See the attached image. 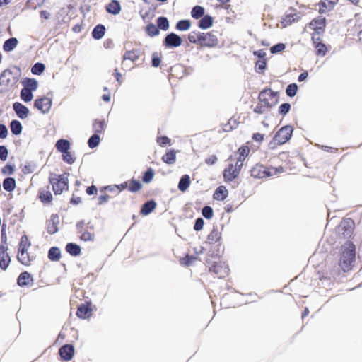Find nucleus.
<instances>
[{
	"label": "nucleus",
	"mask_w": 362,
	"mask_h": 362,
	"mask_svg": "<svg viewBox=\"0 0 362 362\" xmlns=\"http://www.w3.org/2000/svg\"><path fill=\"white\" fill-rule=\"evenodd\" d=\"M45 69V66L42 63H36L31 68V72L35 75L41 74Z\"/></svg>",
	"instance_id": "obj_53"
},
{
	"label": "nucleus",
	"mask_w": 362,
	"mask_h": 362,
	"mask_svg": "<svg viewBox=\"0 0 362 362\" xmlns=\"http://www.w3.org/2000/svg\"><path fill=\"white\" fill-rule=\"evenodd\" d=\"M38 198L43 204H52V194L49 189V187L47 189H40L39 190Z\"/></svg>",
	"instance_id": "obj_27"
},
{
	"label": "nucleus",
	"mask_w": 362,
	"mask_h": 362,
	"mask_svg": "<svg viewBox=\"0 0 362 362\" xmlns=\"http://www.w3.org/2000/svg\"><path fill=\"white\" fill-rule=\"evenodd\" d=\"M300 20V16L298 13L294 12L293 13H286L281 20V25L282 28H286L291 24L298 22Z\"/></svg>",
	"instance_id": "obj_20"
},
{
	"label": "nucleus",
	"mask_w": 362,
	"mask_h": 362,
	"mask_svg": "<svg viewBox=\"0 0 362 362\" xmlns=\"http://www.w3.org/2000/svg\"><path fill=\"white\" fill-rule=\"evenodd\" d=\"M181 44V37L173 33L167 35L163 42V45L167 47H177L180 46Z\"/></svg>",
	"instance_id": "obj_19"
},
{
	"label": "nucleus",
	"mask_w": 362,
	"mask_h": 362,
	"mask_svg": "<svg viewBox=\"0 0 362 362\" xmlns=\"http://www.w3.org/2000/svg\"><path fill=\"white\" fill-rule=\"evenodd\" d=\"M311 40L315 50V54L317 57H325L328 52L329 49L328 47L322 42L321 37L312 35Z\"/></svg>",
	"instance_id": "obj_14"
},
{
	"label": "nucleus",
	"mask_w": 362,
	"mask_h": 362,
	"mask_svg": "<svg viewBox=\"0 0 362 362\" xmlns=\"http://www.w3.org/2000/svg\"><path fill=\"white\" fill-rule=\"evenodd\" d=\"M128 183V190L130 192L135 193L140 191L142 188V184L139 180L136 179H131L127 181Z\"/></svg>",
	"instance_id": "obj_34"
},
{
	"label": "nucleus",
	"mask_w": 362,
	"mask_h": 362,
	"mask_svg": "<svg viewBox=\"0 0 362 362\" xmlns=\"http://www.w3.org/2000/svg\"><path fill=\"white\" fill-rule=\"evenodd\" d=\"M10 128L11 132L15 135L20 134L23 129L21 123L18 120H13L10 124Z\"/></svg>",
	"instance_id": "obj_46"
},
{
	"label": "nucleus",
	"mask_w": 362,
	"mask_h": 362,
	"mask_svg": "<svg viewBox=\"0 0 362 362\" xmlns=\"http://www.w3.org/2000/svg\"><path fill=\"white\" fill-rule=\"evenodd\" d=\"M140 57V52L139 50L134 49L127 51L123 55V62L125 60H130L132 62H136Z\"/></svg>",
	"instance_id": "obj_35"
},
{
	"label": "nucleus",
	"mask_w": 362,
	"mask_h": 362,
	"mask_svg": "<svg viewBox=\"0 0 362 362\" xmlns=\"http://www.w3.org/2000/svg\"><path fill=\"white\" fill-rule=\"evenodd\" d=\"M33 281L32 276L28 272H22L17 279V283L20 286L29 285Z\"/></svg>",
	"instance_id": "obj_29"
},
{
	"label": "nucleus",
	"mask_w": 362,
	"mask_h": 362,
	"mask_svg": "<svg viewBox=\"0 0 362 362\" xmlns=\"http://www.w3.org/2000/svg\"><path fill=\"white\" fill-rule=\"evenodd\" d=\"M355 257V245L352 243H349L343 250L339 261V266L344 272H349L352 269Z\"/></svg>",
	"instance_id": "obj_3"
},
{
	"label": "nucleus",
	"mask_w": 362,
	"mask_h": 362,
	"mask_svg": "<svg viewBox=\"0 0 362 362\" xmlns=\"http://www.w3.org/2000/svg\"><path fill=\"white\" fill-rule=\"evenodd\" d=\"M224 253V245L222 243H216L209 245V255L211 257L219 258Z\"/></svg>",
	"instance_id": "obj_25"
},
{
	"label": "nucleus",
	"mask_w": 362,
	"mask_h": 362,
	"mask_svg": "<svg viewBox=\"0 0 362 362\" xmlns=\"http://www.w3.org/2000/svg\"><path fill=\"white\" fill-rule=\"evenodd\" d=\"M30 245L31 243L28 236L26 235H22L18 245V250H28Z\"/></svg>",
	"instance_id": "obj_49"
},
{
	"label": "nucleus",
	"mask_w": 362,
	"mask_h": 362,
	"mask_svg": "<svg viewBox=\"0 0 362 362\" xmlns=\"http://www.w3.org/2000/svg\"><path fill=\"white\" fill-rule=\"evenodd\" d=\"M43 3L44 0H28L27 1L26 6L29 8L36 9L37 7L42 5Z\"/></svg>",
	"instance_id": "obj_61"
},
{
	"label": "nucleus",
	"mask_w": 362,
	"mask_h": 362,
	"mask_svg": "<svg viewBox=\"0 0 362 362\" xmlns=\"http://www.w3.org/2000/svg\"><path fill=\"white\" fill-rule=\"evenodd\" d=\"M326 24V19L324 17H317L313 19L309 23V28L313 30L311 36H320L322 35L325 32Z\"/></svg>",
	"instance_id": "obj_12"
},
{
	"label": "nucleus",
	"mask_w": 362,
	"mask_h": 362,
	"mask_svg": "<svg viewBox=\"0 0 362 362\" xmlns=\"http://www.w3.org/2000/svg\"><path fill=\"white\" fill-rule=\"evenodd\" d=\"M146 32L151 37H154L159 34V30L158 26H156L153 23H149L146 25Z\"/></svg>",
	"instance_id": "obj_48"
},
{
	"label": "nucleus",
	"mask_w": 362,
	"mask_h": 362,
	"mask_svg": "<svg viewBox=\"0 0 362 362\" xmlns=\"http://www.w3.org/2000/svg\"><path fill=\"white\" fill-rule=\"evenodd\" d=\"M99 142H100L99 135L97 134H94L89 138V139L88 141V146L91 148H93L99 144Z\"/></svg>",
	"instance_id": "obj_54"
},
{
	"label": "nucleus",
	"mask_w": 362,
	"mask_h": 362,
	"mask_svg": "<svg viewBox=\"0 0 362 362\" xmlns=\"http://www.w3.org/2000/svg\"><path fill=\"white\" fill-rule=\"evenodd\" d=\"M228 166L223 170V178L226 182H230L236 178L243 167L242 164L235 161L233 156H230Z\"/></svg>",
	"instance_id": "obj_7"
},
{
	"label": "nucleus",
	"mask_w": 362,
	"mask_h": 362,
	"mask_svg": "<svg viewBox=\"0 0 362 362\" xmlns=\"http://www.w3.org/2000/svg\"><path fill=\"white\" fill-rule=\"evenodd\" d=\"M156 207V203L153 200H150L144 203L141 209L142 215H148L151 213Z\"/></svg>",
	"instance_id": "obj_33"
},
{
	"label": "nucleus",
	"mask_w": 362,
	"mask_h": 362,
	"mask_svg": "<svg viewBox=\"0 0 362 362\" xmlns=\"http://www.w3.org/2000/svg\"><path fill=\"white\" fill-rule=\"evenodd\" d=\"M197 259V258L196 257L187 255L180 259V263L184 266H189L192 264Z\"/></svg>",
	"instance_id": "obj_57"
},
{
	"label": "nucleus",
	"mask_w": 362,
	"mask_h": 362,
	"mask_svg": "<svg viewBox=\"0 0 362 362\" xmlns=\"http://www.w3.org/2000/svg\"><path fill=\"white\" fill-rule=\"evenodd\" d=\"M221 233L218 230L217 228H213L212 230L207 236L206 243L207 245H211L216 243H222L221 242Z\"/></svg>",
	"instance_id": "obj_24"
},
{
	"label": "nucleus",
	"mask_w": 362,
	"mask_h": 362,
	"mask_svg": "<svg viewBox=\"0 0 362 362\" xmlns=\"http://www.w3.org/2000/svg\"><path fill=\"white\" fill-rule=\"evenodd\" d=\"M161 159L165 163L168 165L175 163L176 160L175 151L173 149L169 150L162 156Z\"/></svg>",
	"instance_id": "obj_32"
},
{
	"label": "nucleus",
	"mask_w": 362,
	"mask_h": 362,
	"mask_svg": "<svg viewBox=\"0 0 362 362\" xmlns=\"http://www.w3.org/2000/svg\"><path fill=\"white\" fill-rule=\"evenodd\" d=\"M69 174L52 175L49 177V183L55 194H61L64 190L69 189Z\"/></svg>",
	"instance_id": "obj_5"
},
{
	"label": "nucleus",
	"mask_w": 362,
	"mask_h": 362,
	"mask_svg": "<svg viewBox=\"0 0 362 362\" xmlns=\"http://www.w3.org/2000/svg\"><path fill=\"white\" fill-rule=\"evenodd\" d=\"M52 106V100L47 97H42L36 99L34 102V107L42 113L47 112Z\"/></svg>",
	"instance_id": "obj_18"
},
{
	"label": "nucleus",
	"mask_w": 362,
	"mask_h": 362,
	"mask_svg": "<svg viewBox=\"0 0 362 362\" xmlns=\"http://www.w3.org/2000/svg\"><path fill=\"white\" fill-rule=\"evenodd\" d=\"M21 98L24 102H30L33 100V95L32 91L23 88L21 91Z\"/></svg>",
	"instance_id": "obj_50"
},
{
	"label": "nucleus",
	"mask_w": 362,
	"mask_h": 362,
	"mask_svg": "<svg viewBox=\"0 0 362 362\" xmlns=\"http://www.w3.org/2000/svg\"><path fill=\"white\" fill-rule=\"evenodd\" d=\"M340 0H320L317 3L318 12L320 14H325L332 11L339 4Z\"/></svg>",
	"instance_id": "obj_17"
},
{
	"label": "nucleus",
	"mask_w": 362,
	"mask_h": 362,
	"mask_svg": "<svg viewBox=\"0 0 362 362\" xmlns=\"http://www.w3.org/2000/svg\"><path fill=\"white\" fill-rule=\"evenodd\" d=\"M156 141L158 145L161 147H164L167 145H170L171 139L166 136H158L156 139Z\"/></svg>",
	"instance_id": "obj_59"
},
{
	"label": "nucleus",
	"mask_w": 362,
	"mask_h": 362,
	"mask_svg": "<svg viewBox=\"0 0 362 362\" xmlns=\"http://www.w3.org/2000/svg\"><path fill=\"white\" fill-rule=\"evenodd\" d=\"M250 152V148L246 146H240L235 156H238L236 158H233L235 159V162H238V163H241L242 165H243V162L245 159V158L247 156L248 153Z\"/></svg>",
	"instance_id": "obj_28"
},
{
	"label": "nucleus",
	"mask_w": 362,
	"mask_h": 362,
	"mask_svg": "<svg viewBox=\"0 0 362 362\" xmlns=\"http://www.w3.org/2000/svg\"><path fill=\"white\" fill-rule=\"evenodd\" d=\"M284 169L282 166L266 167L262 164H256L250 170V175L256 179H262L282 173Z\"/></svg>",
	"instance_id": "obj_2"
},
{
	"label": "nucleus",
	"mask_w": 362,
	"mask_h": 362,
	"mask_svg": "<svg viewBox=\"0 0 362 362\" xmlns=\"http://www.w3.org/2000/svg\"><path fill=\"white\" fill-rule=\"evenodd\" d=\"M157 26L163 30H167L169 28V21L167 18L163 16L158 18Z\"/></svg>",
	"instance_id": "obj_51"
},
{
	"label": "nucleus",
	"mask_w": 362,
	"mask_h": 362,
	"mask_svg": "<svg viewBox=\"0 0 362 362\" xmlns=\"http://www.w3.org/2000/svg\"><path fill=\"white\" fill-rule=\"evenodd\" d=\"M77 233L83 241H93L94 240L93 226L90 223L86 224L84 221H80L76 224Z\"/></svg>",
	"instance_id": "obj_10"
},
{
	"label": "nucleus",
	"mask_w": 362,
	"mask_h": 362,
	"mask_svg": "<svg viewBox=\"0 0 362 362\" xmlns=\"http://www.w3.org/2000/svg\"><path fill=\"white\" fill-rule=\"evenodd\" d=\"M209 272L216 276L218 279H225L230 274L228 265L220 259L214 261L209 265Z\"/></svg>",
	"instance_id": "obj_8"
},
{
	"label": "nucleus",
	"mask_w": 362,
	"mask_h": 362,
	"mask_svg": "<svg viewBox=\"0 0 362 362\" xmlns=\"http://www.w3.org/2000/svg\"><path fill=\"white\" fill-rule=\"evenodd\" d=\"M267 67L266 59H259L255 63V71L262 72Z\"/></svg>",
	"instance_id": "obj_56"
},
{
	"label": "nucleus",
	"mask_w": 362,
	"mask_h": 362,
	"mask_svg": "<svg viewBox=\"0 0 362 362\" xmlns=\"http://www.w3.org/2000/svg\"><path fill=\"white\" fill-rule=\"evenodd\" d=\"M105 119H95L93 123V129L95 134H100L105 131Z\"/></svg>",
	"instance_id": "obj_38"
},
{
	"label": "nucleus",
	"mask_w": 362,
	"mask_h": 362,
	"mask_svg": "<svg viewBox=\"0 0 362 362\" xmlns=\"http://www.w3.org/2000/svg\"><path fill=\"white\" fill-rule=\"evenodd\" d=\"M22 84L23 88H27L31 91L35 90L37 88V81L34 78H25L23 80Z\"/></svg>",
	"instance_id": "obj_36"
},
{
	"label": "nucleus",
	"mask_w": 362,
	"mask_h": 362,
	"mask_svg": "<svg viewBox=\"0 0 362 362\" xmlns=\"http://www.w3.org/2000/svg\"><path fill=\"white\" fill-rule=\"evenodd\" d=\"M190 185V178L187 175H183L178 184V189L181 192H185Z\"/></svg>",
	"instance_id": "obj_43"
},
{
	"label": "nucleus",
	"mask_w": 362,
	"mask_h": 362,
	"mask_svg": "<svg viewBox=\"0 0 362 362\" xmlns=\"http://www.w3.org/2000/svg\"><path fill=\"white\" fill-rule=\"evenodd\" d=\"M286 45L284 43H278L270 48V52L272 54H276L284 50Z\"/></svg>",
	"instance_id": "obj_63"
},
{
	"label": "nucleus",
	"mask_w": 362,
	"mask_h": 362,
	"mask_svg": "<svg viewBox=\"0 0 362 362\" xmlns=\"http://www.w3.org/2000/svg\"><path fill=\"white\" fill-rule=\"evenodd\" d=\"M17 259L25 266H29L34 259L33 256H30L28 250H18Z\"/></svg>",
	"instance_id": "obj_23"
},
{
	"label": "nucleus",
	"mask_w": 362,
	"mask_h": 362,
	"mask_svg": "<svg viewBox=\"0 0 362 362\" xmlns=\"http://www.w3.org/2000/svg\"><path fill=\"white\" fill-rule=\"evenodd\" d=\"M354 223L351 220H344L338 227L339 235L343 238H349L354 232Z\"/></svg>",
	"instance_id": "obj_13"
},
{
	"label": "nucleus",
	"mask_w": 362,
	"mask_h": 362,
	"mask_svg": "<svg viewBox=\"0 0 362 362\" xmlns=\"http://www.w3.org/2000/svg\"><path fill=\"white\" fill-rule=\"evenodd\" d=\"M20 74L11 69L4 70L0 75V93H4L13 87L18 81Z\"/></svg>",
	"instance_id": "obj_4"
},
{
	"label": "nucleus",
	"mask_w": 362,
	"mask_h": 362,
	"mask_svg": "<svg viewBox=\"0 0 362 362\" xmlns=\"http://www.w3.org/2000/svg\"><path fill=\"white\" fill-rule=\"evenodd\" d=\"M191 23L189 20H181L177 22L176 28L179 30H187L190 28Z\"/></svg>",
	"instance_id": "obj_52"
},
{
	"label": "nucleus",
	"mask_w": 362,
	"mask_h": 362,
	"mask_svg": "<svg viewBox=\"0 0 362 362\" xmlns=\"http://www.w3.org/2000/svg\"><path fill=\"white\" fill-rule=\"evenodd\" d=\"M258 100L262 103L264 107L272 108L278 103L277 93L271 89H264L260 92L258 96Z\"/></svg>",
	"instance_id": "obj_9"
},
{
	"label": "nucleus",
	"mask_w": 362,
	"mask_h": 362,
	"mask_svg": "<svg viewBox=\"0 0 362 362\" xmlns=\"http://www.w3.org/2000/svg\"><path fill=\"white\" fill-rule=\"evenodd\" d=\"M48 258L51 261H59L61 258L60 250L57 247H52L48 252Z\"/></svg>",
	"instance_id": "obj_41"
},
{
	"label": "nucleus",
	"mask_w": 362,
	"mask_h": 362,
	"mask_svg": "<svg viewBox=\"0 0 362 362\" xmlns=\"http://www.w3.org/2000/svg\"><path fill=\"white\" fill-rule=\"evenodd\" d=\"M3 187L7 192L14 190L16 187V180L13 177H7L3 181Z\"/></svg>",
	"instance_id": "obj_44"
},
{
	"label": "nucleus",
	"mask_w": 362,
	"mask_h": 362,
	"mask_svg": "<svg viewBox=\"0 0 362 362\" xmlns=\"http://www.w3.org/2000/svg\"><path fill=\"white\" fill-rule=\"evenodd\" d=\"M62 153V159L65 163L68 164H73L75 162L76 158L74 157L71 152L69 151V150L63 152Z\"/></svg>",
	"instance_id": "obj_55"
},
{
	"label": "nucleus",
	"mask_w": 362,
	"mask_h": 362,
	"mask_svg": "<svg viewBox=\"0 0 362 362\" xmlns=\"http://www.w3.org/2000/svg\"><path fill=\"white\" fill-rule=\"evenodd\" d=\"M213 24V18L209 15L204 16L199 22V27L202 29H207Z\"/></svg>",
	"instance_id": "obj_42"
},
{
	"label": "nucleus",
	"mask_w": 362,
	"mask_h": 362,
	"mask_svg": "<svg viewBox=\"0 0 362 362\" xmlns=\"http://www.w3.org/2000/svg\"><path fill=\"white\" fill-rule=\"evenodd\" d=\"M105 8L107 13L113 15H117L121 11V6L117 0H112L106 5Z\"/></svg>",
	"instance_id": "obj_31"
},
{
	"label": "nucleus",
	"mask_w": 362,
	"mask_h": 362,
	"mask_svg": "<svg viewBox=\"0 0 362 362\" xmlns=\"http://www.w3.org/2000/svg\"><path fill=\"white\" fill-rule=\"evenodd\" d=\"M59 353L62 360L68 361L74 356V348L71 344H65L59 349Z\"/></svg>",
	"instance_id": "obj_22"
},
{
	"label": "nucleus",
	"mask_w": 362,
	"mask_h": 362,
	"mask_svg": "<svg viewBox=\"0 0 362 362\" xmlns=\"http://www.w3.org/2000/svg\"><path fill=\"white\" fill-rule=\"evenodd\" d=\"M154 176L153 170L151 168L148 169L142 176L144 182L148 183L151 182Z\"/></svg>",
	"instance_id": "obj_58"
},
{
	"label": "nucleus",
	"mask_w": 362,
	"mask_h": 362,
	"mask_svg": "<svg viewBox=\"0 0 362 362\" xmlns=\"http://www.w3.org/2000/svg\"><path fill=\"white\" fill-rule=\"evenodd\" d=\"M202 214L206 219H210L214 216V211L211 206H206L202 209Z\"/></svg>",
	"instance_id": "obj_62"
},
{
	"label": "nucleus",
	"mask_w": 362,
	"mask_h": 362,
	"mask_svg": "<svg viewBox=\"0 0 362 362\" xmlns=\"http://www.w3.org/2000/svg\"><path fill=\"white\" fill-rule=\"evenodd\" d=\"M18 45V40L16 38L11 37L4 42L3 45L4 50L6 52H10L13 50Z\"/></svg>",
	"instance_id": "obj_45"
},
{
	"label": "nucleus",
	"mask_w": 362,
	"mask_h": 362,
	"mask_svg": "<svg viewBox=\"0 0 362 362\" xmlns=\"http://www.w3.org/2000/svg\"><path fill=\"white\" fill-rule=\"evenodd\" d=\"M91 303L86 301L84 303H81L78 306L76 315L80 319H88L93 314Z\"/></svg>",
	"instance_id": "obj_16"
},
{
	"label": "nucleus",
	"mask_w": 362,
	"mask_h": 362,
	"mask_svg": "<svg viewBox=\"0 0 362 362\" xmlns=\"http://www.w3.org/2000/svg\"><path fill=\"white\" fill-rule=\"evenodd\" d=\"M228 195V192L225 186H219L215 190L213 197L215 200L223 201Z\"/></svg>",
	"instance_id": "obj_30"
},
{
	"label": "nucleus",
	"mask_w": 362,
	"mask_h": 362,
	"mask_svg": "<svg viewBox=\"0 0 362 362\" xmlns=\"http://www.w3.org/2000/svg\"><path fill=\"white\" fill-rule=\"evenodd\" d=\"M59 216L57 214H52L50 218L47 221V232L53 235L58 231Z\"/></svg>",
	"instance_id": "obj_21"
},
{
	"label": "nucleus",
	"mask_w": 362,
	"mask_h": 362,
	"mask_svg": "<svg viewBox=\"0 0 362 362\" xmlns=\"http://www.w3.org/2000/svg\"><path fill=\"white\" fill-rule=\"evenodd\" d=\"M290 109L291 105L289 103H283L279 107V113L281 115H285L289 112Z\"/></svg>",
	"instance_id": "obj_64"
},
{
	"label": "nucleus",
	"mask_w": 362,
	"mask_h": 362,
	"mask_svg": "<svg viewBox=\"0 0 362 362\" xmlns=\"http://www.w3.org/2000/svg\"><path fill=\"white\" fill-rule=\"evenodd\" d=\"M339 274V270L330 265H325L317 272L318 279L320 281H332V279H335L336 276Z\"/></svg>",
	"instance_id": "obj_11"
},
{
	"label": "nucleus",
	"mask_w": 362,
	"mask_h": 362,
	"mask_svg": "<svg viewBox=\"0 0 362 362\" xmlns=\"http://www.w3.org/2000/svg\"><path fill=\"white\" fill-rule=\"evenodd\" d=\"M293 129L291 125H286L281 127L275 134L273 140L270 142L272 145H282L286 143L291 137ZM272 146V148H274Z\"/></svg>",
	"instance_id": "obj_6"
},
{
	"label": "nucleus",
	"mask_w": 362,
	"mask_h": 362,
	"mask_svg": "<svg viewBox=\"0 0 362 362\" xmlns=\"http://www.w3.org/2000/svg\"><path fill=\"white\" fill-rule=\"evenodd\" d=\"M66 250L72 256H78L81 253V247L77 244L69 243L66 245Z\"/></svg>",
	"instance_id": "obj_39"
},
{
	"label": "nucleus",
	"mask_w": 362,
	"mask_h": 362,
	"mask_svg": "<svg viewBox=\"0 0 362 362\" xmlns=\"http://www.w3.org/2000/svg\"><path fill=\"white\" fill-rule=\"evenodd\" d=\"M188 40L201 47H215L218 44V37L211 32H192L188 35Z\"/></svg>",
	"instance_id": "obj_1"
},
{
	"label": "nucleus",
	"mask_w": 362,
	"mask_h": 362,
	"mask_svg": "<svg viewBox=\"0 0 362 362\" xmlns=\"http://www.w3.org/2000/svg\"><path fill=\"white\" fill-rule=\"evenodd\" d=\"M298 90V86L296 83L289 84L286 90V95L289 97L296 95Z\"/></svg>",
	"instance_id": "obj_60"
},
{
	"label": "nucleus",
	"mask_w": 362,
	"mask_h": 362,
	"mask_svg": "<svg viewBox=\"0 0 362 362\" xmlns=\"http://www.w3.org/2000/svg\"><path fill=\"white\" fill-rule=\"evenodd\" d=\"M14 111L21 119H25L28 116L29 110L20 103H15L13 105Z\"/></svg>",
	"instance_id": "obj_26"
},
{
	"label": "nucleus",
	"mask_w": 362,
	"mask_h": 362,
	"mask_svg": "<svg viewBox=\"0 0 362 362\" xmlns=\"http://www.w3.org/2000/svg\"><path fill=\"white\" fill-rule=\"evenodd\" d=\"M8 250V247L6 244L0 245V268L4 271L8 267L11 261Z\"/></svg>",
	"instance_id": "obj_15"
},
{
	"label": "nucleus",
	"mask_w": 362,
	"mask_h": 362,
	"mask_svg": "<svg viewBox=\"0 0 362 362\" xmlns=\"http://www.w3.org/2000/svg\"><path fill=\"white\" fill-rule=\"evenodd\" d=\"M204 14V8L201 6H195L191 11V16L195 19H198Z\"/></svg>",
	"instance_id": "obj_47"
},
{
	"label": "nucleus",
	"mask_w": 362,
	"mask_h": 362,
	"mask_svg": "<svg viewBox=\"0 0 362 362\" xmlns=\"http://www.w3.org/2000/svg\"><path fill=\"white\" fill-rule=\"evenodd\" d=\"M56 148L58 151L63 153L70 149V142L66 139H59L55 144Z\"/></svg>",
	"instance_id": "obj_37"
},
{
	"label": "nucleus",
	"mask_w": 362,
	"mask_h": 362,
	"mask_svg": "<svg viewBox=\"0 0 362 362\" xmlns=\"http://www.w3.org/2000/svg\"><path fill=\"white\" fill-rule=\"evenodd\" d=\"M105 33V28L104 25L99 24L96 25L92 32V36L95 40L101 39Z\"/></svg>",
	"instance_id": "obj_40"
}]
</instances>
